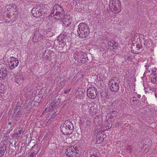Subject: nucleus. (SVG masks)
<instances>
[{
    "mask_svg": "<svg viewBox=\"0 0 157 157\" xmlns=\"http://www.w3.org/2000/svg\"><path fill=\"white\" fill-rule=\"evenodd\" d=\"M52 17L57 16L58 17L55 18L57 19L60 18L63 19L65 16L64 11L63 7L59 4H56L53 7L52 12L50 14Z\"/></svg>",
    "mask_w": 157,
    "mask_h": 157,
    "instance_id": "nucleus-1",
    "label": "nucleus"
},
{
    "mask_svg": "<svg viewBox=\"0 0 157 157\" xmlns=\"http://www.w3.org/2000/svg\"><path fill=\"white\" fill-rule=\"evenodd\" d=\"M74 126L72 123L69 120H66L63 124L61 125V131L65 135H70L73 132Z\"/></svg>",
    "mask_w": 157,
    "mask_h": 157,
    "instance_id": "nucleus-2",
    "label": "nucleus"
},
{
    "mask_svg": "<svg viewBox=\"0 0 157 157\" xmlns=\"http://www.w3.org/2000/svg\"><path fill=\"white\" fill-rule=\"evenodd\" d=\"M89 29L86 24L81 23L78 26L77 34L80 37L85 38L89 33Z\"/></svg>",
    "mask_w": 157,
    "mask_h": 157,
    "instance_id": "nucleus-3",
    "label": "nucleus"
},
{
    "mask_svg": "<svg viewBox=\"0 0 157 157\" xmlns=\"http://www.w3.org/2000/svg\"><path fill=\"white\" fill-rule=\"evenodd\" d=\"M78 147H71L67 148L65 154L68 157H79L80 154L79 153Z\"/></svg>",
    "mask_w": 157,
    "mask_h": 157,
    "instance_id": "nucleus-4",
    "label": "nucleus"
},
{
    "mask_svg": "<svg viewBox=\"0 0 157 157\" xmlns=\"http://www.w3.org/2000/svg\"><path fill=\"white\" fill-rule=\"evenodd\" d=\"M110 9H113L115 11V13H117L121 10V3L119 0H110L109 3Z\"/></svg>",
    "mask_w": 157,
    "mask_h": 157,
    "instance_id": "nucleus-5",
    "label": "nucleus"
},
{
    "mask_svg": "<svg viewBox=\"0 0 157 157\" xmlns=\"http://www.w3.org/2000/svg\"><path fill=\"white\" fill-rule=\"evenodd\" d=\"M98 93L97 89L94 87H89L87 90V95L88 97L91 99H95Z\"/></svg>",
    "mask_w": 157,
    "mask_h": 157,
    "instance_id": "nucleus-6",
    "label": "nucleus"
},
{
    "mask_svg": "<svg viewBox=\"0 0 157 157\" xmlns=\"http://www.w3.org/2000/svg\"><path fill=\"white\" fill-rule=\"evenodd\" d=\"M109 86L110 90L113 92H117L119 88L118 83L113 79L110 81Z\"/></svg>",
    "mask_w": 157,
    "mask_h": 157,
    "instance_id": "nucleus-7",
    "label": "nucleus"
},
{
    "mask_svg": "<svg viewBox=\"0 0 157 157\" xmlns=\"http://www.w3.org/2000/svg\"><path fill=\"white\" fill-rule=\"evenodd\" d=\"M41 9L40 6L33 7L32 10L33 16L36 17H40L42 15Z\"/></svg>",
    "mask_w": 157,
    "mask_h": 157,
    "instance_id": "nucleus-8",
    "label": "nucleus"
},
{
    "mask_svg": "<svg viewBox=\"0 0 157 157\" xmlns=\"http://www.w3.org/2000/svg\"><path fill=\"white\" fill-rule=\"evenodd\" d=\"M10 62L9 64V67L11 69L13 70L18 66L19 61L17 58L13 56L10 57Z\"/></svg>",
    "mask_w": 157,
    "mask_h": 157,
    "instance_id": "nucleus-9",
    "label": "nucleus"
},
{
    "mask_svg": "<svg viewBox=\"0 0 157 157\" xmlns=\"http://www.w3.org/2000/svg\"><path fill=\"white\" fill-rule=\"evenodd\" d=\"M94 135L96 136V140L97 143H100L104 141L105 136L104 132H95Z\"/></svg>",
    "mask_w": 157,
    "mask_h": 157,
    "instance_id": "nucleus-10",
    "label": "nucleus"
},
{
    "mask_svg": "<svg viewBox=\"0 0 157 157\" xmlns=\"http://www.w3.org/2000/svg\"><path fill=\"white\" fill-rule=\"evenodd\" d=\"M142 48V45L140 43L136 45L133 44L132 45L131 48L132 49L131 51L132 52L136 54H138L140 53L139 49Z\"/></svg>",
    "mask_w": 157,
    "mask_h": 157,
    "instance_id": "nucleus-11",
    "label": "nucleus"
},
{
    "mask_svg": "<svg viewBox=\"0 0 157 157\" xmlns=\"http://www.w3.org/2000/svg\"><path fill=\"white\" fill-rule=\"evenodd\" d=\"M60 99L59 98L57 100L56 99L54 100L50 105L49 108H50V110L52 111L54 109L56 108L57 107L60 103Z\"/></svg>",
    "mask_w": 157,
    "mask_h": 157,
    "instance_id": "nucleus-12",
    "label": "nucleus"
},
{
    "mask_svg": "<svg viewBox=\"0 0 157 157\" xmlns=\"http://www.w3.org/2000/svg\"><path fill=\"white\" fill-rule=\"evenodd\" d=\"M22 114V111L21 109V107L20 106H17L14 109V113L13 116L18 118Z\"/></svg>",
    "mask_w": 157,
    "mask_h": 157,
    "instance_id": "nucleus-13",
    "label": "nucleus"
},
{
    "mask_svg": "<svg viewBox=\"0 0 157 157\" xmlns=\"http://www.w3.org/2000/svg\"><path fill=\"white\" fill-rule=\"evenodd\" d=\"M42 36L39 34L38 35H36V33L35 32L32 38V41L34 42H36L38 41H40V42H43V39L41 37Z\"/></svg>",
    "mask_w": 157,
    "mask_h": 157,
    "instance_id": "nucleus-14",
    "label": "nucleus"
},
{
    "mask_svg": "<svg viewBox=\"0 0 157 157\" xmlns=\"http://www.w3.org/2000/svg\"><path fill=\"white\" fill-rule=\"evenodd\" d=\"M89 113L92 115L96 114L98 112L97 105L94 104L93 105L90 107L89 109Z\"/></svg>",
    "mask_w": 157,
    "mask_h": 157,
    "instance_id": "nucleus-15",
    "label": "nucleus"
},
{
    "mask_svg": "<svg viewBox=\"0 0 157 157\" xmlns=\"http://www.w3.org/2000/svg\"><path fill=\"white\" fill-rule=\"evenodd\" d=\"M7 75V71L2 69H0V79L2 78L4 80L6 78Z\"/></svg>",
    "mask_w": 157,
    "mask_h": 157,
    "instance_id": "nucleus-16",
    "label": "nucleus"
},
{
    "mask_svg": "<svg viewBox=\"0 0 157 157\" xmlns=\"http://www.w3.org/2000/svg\"><path fill=\"white\" fill-rule=\"evenodd\" d=\"M7 9L8 10H11L13 12L17 11V6L13 4H10L6 6Z\"/></svg>",
    "mask_w": 157,
    "mask_h": 157,
    "instance_id": "nucleus-17",
    "label": "nucleus"
},
{
    "mask_svg": "<svg viewBox=\"0 0 157 157\" xmlns=\"http://www.w3.org/2000/svg\"><path fill=\"white\" fill-rule=\"evenodd\" d=\"M75 95L77 98H78L80 99L83 98L84 94L83 92L80 91V90H78L75 92Z\"/></svg>",
    "mask_w": 157,
    "mask_h": 157,
    "instance_id": "nucleus-18",
    "label": "nucleus"
},
{
    "mask_svg": "<svg viewBox=\"0 0 157 157\" xmlns=\"http://www.w3.org/2000/svg\"><path fill=\"white\" fill-rule=\"evenodd\" d=\"M66 37V35H60L58 37L57 40L59 41L60 42L63 43Z\"/></svg>",
    "mask_w": 157,
    "mask_h": 157,
    "instance_id": "nucleus-19",
    "label": "nucleus"
},
{
    "mask_svg": "<svg viewBox=\"0 0 157 157\" xmlns=\"http://www.w3.org/2000/svg\"><path fill=\"white\" fill-rule=\"evenodd\" d=\"M23 80V78L21 76H17L15 79V82L18 84H21L22 83Z\"/></svg>",
    "mask_w": 157,
    "mask_h": 157,
    "instance_id": "nucleus-20",
    "label": "nucleus"
},
{
    "mask_svg": "<svg viewBox=\"0 0 157 157\" xmlns=\"http://www.w3.org/2000/svg\"><path fill=\"white\" fill-rule=\"evenodd\" d=\"M145 66L147 69V71H148L150 73V74L152 72V71L153 70V69L155 68L152 67L151 66H149L147 65H146Z\"/></svg>",
    "mask_w": 157,
    "mask_h": 157,
    "instance_id": "nucleus-21",
    "label": "nucleus"
},
{
    "mask_svg": "<svg viewBox=\"0 0 157 157\" xmlns=\"http://www.w3.org/2000/svg\"><path fill=\"white\" fill-rule=\"evenodd\" d=\"M151 82L153 83H157V78L154 75H152L151 76Z\"/></svg>",
    "mask_w": 157,
    "mask_h": 157,
    "instance_id": "nucleus-22",
    "label": "nucleus"
},
{
    "mask_svg": "<svg viewBox=\"0 0 157 157\" xmlns=\"http://www.w3.org/2000/svg\"><path fill=\"white\" fill-rule=\"evenodd\" d=\"M101 119L99 117V116H96L94 118V124H95L96 123L97 124V123L100 120V119Z\"/></svg>",
    "mask_w": 157,
    "mask_h": 157,
    "instance_id": "nucleus-23",
    "label": "nucleus"
},
{
    "mask_svg": "<svg viewBox=\"0 0 157 157\" xmlns=\"http://www.w3.org/2000/svg\"><path fill=\"white\" fill-rule=\"evenodd\" d=\"M102 127V125H98L97 126H96V132H102V130L101 129V127Z\"/></svg>",
    "mask_w": 157,
    "mask_h": 157,
    "instance_id": "nucleus-24",
    "label": "nucleus"
},
{
    "mask_svg": "<svg viewBox=\"0 0 157 157\" xmlns=\"http://www.w3.org/2000/svg\"><path fill=\"white\" fill-rule=\"evenodd\" d=\"M6 94V91L2 89L1 88H0V94L2 96H4V94Z\"/></svg>",
    "mask_w": 157,
    "mask_h": 157,
    "instance_id": "nucleus-25",
    "label": "nucleus"
},
{
    "mask_svg": "<svg viewBox=\"0 0 157 157\" xmlns=\"http://www.w3.org/2000/svg\"><path fill=\"white\" fill-rule=\"evenodd\" d=\"M5 152L4 147H1L0 151V157H2V156L4 154Z\"/></svg>",
    "mask_w": 157,
    "mask_h": 157,
    "instance_id": "nucleus-26",
    "label": "nucleus"
},
{
    "mask_svg": "<svg viewBox=\"0 0 157 157\" xmlns=\"http://www.w3.org/2000/svg\"><path fill=\"white\" fill-rule=\"evenodd\" d=\"M89 106L87 105H82V110L85 109V110H86V109H88Z\"/></svg>",
    "mask_w": 157,
    "mask_h": 157,
    "instance_id": "nucleus-27",
    "label": "nucleus"
},
{
    "mask_svg": "<svg viewBox=\"0 0 157 157\" xmlns=\"http://www.w3.org/2000/svg\"><path fill=\"white\" fill-rule=\"evenodd\" d=\"M102 121L101 119H100V120H99L97 123L95 124L94 125L96 126H97L98 125H102Z\"/></svg>",
    "mask_w": 157,
    "mask_h": 157,
    "instance_id": "nucleus-28",
    "label": "nucleus"
},
{
    "mask_svg": "<svg viewBox=\"0 0 157 157\" xmlns=\"http://www.w3.org/2000/svg\"><path fill=\"white\" fill-rule=\"evenodd\" d=\"M101 95L102 98H104L107 97L108 95V93L105 92H102L101 93Z\"/></svg>",
    "mask_w": 157,
    "mask_h": 157,
    "instance_id": "nucleus-29",
    "label": "nucleus"
},
{
    "mask_svg": "<svg viewBox=\"0 0 157 157\" xmlns=\"http://www.w3.org/2000/svg\"><path fill=\"white\" fill-rule=\"evenodd\" d=\"M14 137H15V138H18L21 137V135L17 133V132L14 134Z\"/></svg>",
    "mask_w": 157,
    "mask_h": 157,
    "instance_id": "nucleus-30",
    "label": "nucleus"
},
{
    "mask_svg": "<svg viewBox=\"0 0 157 157\" xmlns=\"http://www.w3.org/2000/svg\"><path fill=\"white\" fill-rule=\"evenodd\" d=\"M115 111H113L112 112H111L110 113H109V115H110L112 117H114L115 116H116V114L115 113Z\"/></svg>",
    "mask_w": 157,
    "mask_h": 157,
    "instance_id": "nucleus-31",
    "label": "nucleus"
},
{
    "mask_svg": "<svg viewBox=\"0 0 157 157\" xmlns=\"http://www.w3.org/2000/svg\"><path fill=\"white\" fill-rule=\"evenodd\" d=\"M152 71V72L150 74L151 76H152V75H156V69L155 68Z\"/></svg>",
    "mask_w": 157,
    "mask_h": 157,
    "instance_id": "nucleus-32",
    "label": "nucleus"
},
{
    "mask_svg": "<svg viewBox=\"0 0 157 157\" xmlns=\"http://www.w3.org/2000/svg\"><path fill=\"white\" fill-rule=\"evenodd\" d=\"M108 44L110 46H112V47L114 46L115 45V44H114V42L112 43L111 41H110L108 42Z\"/></svg>",
    "mask_w": 157,
    "mask_h": 157,
    "instance_id": "nucleus-33",
    "label": "nucleus"
},
{
    "mask_svg": "<svg viewBox=\"0 0 157 157\" xmlns=\"http://www.w3.org/2000/svg\"><path fill=\"white\" fill-rule=\"evenodd\" d=\"M132 150V148H127L126 149L127 152L128 153H129V154H131V153Z\"/></svg>",
    "mask_w": 157,
    "mask_h": 157,
    "instance_id": "nucleus-34",
    "label": "nucleus"
},
{
    "mask_svg": "<svg viewBox=\"0 0 157 157\" xmlns=\"http://www.w3.org/2000/svg\"><path fill=\"white\" fill-rule=\"evenodd\" d=\"M35 155L34 152L32 151L31 152L29 157H35Z\"/></svg>",
    "mask_w": 157,
    "mask_h": 157,
    "instance_id": "nucleus-35",
    "label": "nucleus"
},
{
    "mask_svg": "<svg viewBox=\"0 0 157 157\" xmlns=\"http://www.w3.org/2000/svg\"><path fill=\"white\" fill-rule=\"evenodd\" d=\"M56 113H53L52 114V115H51L50 116V118H49V119H51V118L53 119L55 117V116Z\"/></svg>",
    "mask_w": 157,
    "mask_h": 157,
    "instance_id": "nucleus-36",
    "label": "nucleus"
},
{
    "mask_svg": "<svg viewBox=\"0 0 157 157\" xmlns=\"http://www.w3.org/2000/svg\"><path fill=\"white\" fill-rule=\"evenodd\" d=\"M121 124V122H116L115 124V126L116 127H118Z\"/></svg>",
    "mask_w": 157,
    "mask_h": 157,
    "instance_id": "nucleus-37",
    "label": "nucleus"
},
{
    "mask_svg": "<svg viewBox=\"0 0 157 157\" xmlns=\"http://www.w3.org/2000/svg\"><path fill=\"white\" fill-rule=\"evenodd\" d=\"M132 98L133 99V100H132L133 102H134L135 101H138V99H136V97L135 96L133 97Z\"/></svg>",
    "mask_w": 157,
    "mask_h": 157,
    "instance_id": "nucleus-38",
    "label": "nucleus"
},
{
    "mask_svg": "<svg viewBox=\"0 0 157 157\" xmlns=\"http://www.w3.org/2000/svg\"><path fill=\"white\" fill-rule=\"evenodd\" d=\"M90 157H98L96 154H93L90 156Z\"/></svg>",
    "mask_w": 157,
    "mask_h": 157,
    "instance_id": "nucleus-39",
    "label": "nucleus"
},
{
    "mask_svg": "<svg viewBox=\"0 0 157 157\" xmlns=\"http://www.w3.org/2000/svg\"><path fill=\"white\" fill-rule=\"evenodd\" d=\"M17 132L21 135L22 134H23V131H22V130H19Z\"/></svg>",
    "mask_w": 157,
    "mask_h": 157,
    "instance_id": "nucleus-40",
    "label": "nucleus"
},
{
    "mask_svg": "<svg viewBox=\"0 0 157 157\" xmlns=\"http://www.w3.org/2000/svg\"><path fill=\"white\" fill-rule=\"evenodd\" d=\"M71 91V89H69L67 90H66L64 91V93L65 94H67L69 93Z\"/></svg>",
    "mask_w": 157,
    "mask_h": 157,
    "instance_id": "nucleus-41",
    "label": "nucleus"
},
{
    "mask_svg": "<svg viewBox=\"0 0 157 157\" xmlns=\"http://www.w3.org/2000/svg\"><path fill=\"white\" fill-rule=\"evenodd\" d=\"M82 53H83V52H76L75 53V54L76 55H79V54L81 55V54H82Z\"/></svg>",
    "mask_w": 157,
    "mask_h": 157,
    "instance_id": "nucleus-42",
    "label": "nucleus"
},
{
    "mask_svg": "<svg viewBox=\"0 0 157 157\" xmlns=\"http://www.w3.org/2000/svg\"><path fill=\"white\" fill-rule=\"evenodd\" d=\"M142 39L144 40V41H145L146 40V39H145V37L146 36H144V35H142Z\"/></svg>",
    "mask_w": 157,
    "mask_h": 157,
    "instance_id": "nucleus-43",
    "label": "nucleus"
},
{
    "mask_svg": "<svg viewBox=\"0 0 157 157\" xmlns=\"http://www.w3.org/2000/svg\"><path fill=\"white\" fill-rule=\"evenodd\" d=\"M137 98H140L141 97V95L140 94H138L137 95Z\"/></svg>",
    "mask_w": 157,
    "mask_h": 157,
    "instance_id": "nucleus-44",
    "label": "nucleus"
},
{
    "mask_svg": "<svg viewBox=\"0 0 157 157\" xmlns=\"http://www.w3.org/2000/svg\"><path fill=\"white\" fill-rule=\"evenodd\" d=\"M69 25H71V23H69V24H66L65 25V26L66 27H68V26H69Z\"/></svg>",
    "mask_w": 157,
    "mask_h": 157,
    "instance_id": "nucleus-45",
    "label": "nucleus"
},
{
    "mask_svg": "<svg viewBox=\"0 0 157 157\" xmlns=\"http://www.w3.org/2000/svg\"><path fill=\"white\" fill-rule=\"evenodd\" d=\"M80 91H82V92H83V93H84L85 92V90H80Z\"/></svg>",
    "mask_w": 157,
    "mask_h": 157,
    "instance_id": "nucleus-46",
    "label": "nucleus"
},
{
    "mask_svg": "<svg viewBox=\"0 0 157 157\" xmlns=\"http://www.w3.org/2000/svg\"><path fill=\"white\" fill-rule=\"evenodd\" d=\"M155 92V95L156 97H157V91L156 92V90Z\"/></svg>",
    "mask_w": 157,
    "mask_h": 157,
    "instance_id": "nucleus-47",
    "label": "nucleus"
},
{
    "mask_svg": "<svg viewBox=\"0 0 157 157\" xmlns=\"http://www.w3.org/2000/svg\"><path fill=\"white\" fill-rule=\"evenodd\" d=\"M8 124H11V123L10 122H9Z\"/></svg>",
    "mask_w": 157,
    "mask_h": 157,
    "instance_id": "nucleus-48",
    "label": "nucleus"
},
{
    "mask_svg": "<svg viewBox=\"0 0 157 157\" xmlns=\"http://www.w3.org/2000/svg\"><path fill=\"white\" fill-rule=\"evenodd\" d=\"M116 44V43H114V44ZM114 46H116V45H114Z\"/></svg>",
    "mask_w": 157,
    "mask_h": 157,
    "instance_id": "nucleus-49",
    "label": "nucleus"
},
{
    "mask_svg": "<svg viewBox=\"0 0 157 157\" xmlns=\"http://www.w3.org/2000/svg\"><path fill=\"white\" fill-rule=\"evenodd\" d=\"M150 141H151V140H150V139H149V141H150Z\"/></svg>",
    "mask_w": 157,
    "mask_h": 157,
    "instance_id": "nucleus-50",
    "label": "nucleus"
}]
</instances>
